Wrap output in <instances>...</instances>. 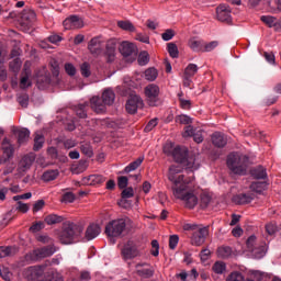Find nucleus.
Returning a JSON list of instances; mask_svg holds the SVG:
<instances>
[{
	"label": "nucleus",
	"mask_w": 281,
	"mask_h": 281,
	"mask_svg": "<svg viewBox=\"0 0 281 281\" xmlns=\"http://www.w3.org/2000/svg\"><path fill=\"white\" fill-rule=\"evenodd\" d=\"M183 167L181 165H171L169 167L167 177L172 183L171 190L176 199L183 201L186 207L194 210L199 204V198L194 195V192L190 190V183L194 181L192 177H186L181 175Z\"/></svg>",
	"instance_id": "1"
},
{
	"label": "nucleus",
	"mask_w": 281,
	"mask_h": 281,
	"mask_svg": "<svg viewBox=\"0 0 281 281\" xmlns=\"http://www.w3.org/2000/svg\"><path fill=\"white\" fill-rule=\"evenodd\" d=\"M172 158L177 164H182L187 170H199L201 167V158L196 154L188 155V148L186 147H175L172 150Z\"/></svg>",
	"instance_id": "2"
},
{
	"label": "nucleus",
	"mask_w": 281,
	"mask_h": 281,
	"mask_svg": "<svg viewBox=\"0 0 281 281\" xmlns=\"http://www.w3.org/2000/svg\"><path fill=\"white\" fill-rule=\"evenodd\" d=\"M249 157L238 153H233L227 157V167L234 175H246Z\"/></svg>",
	"instance_id": "3"
},
{
	"label": "nucleus",
	"mask_w": 281,
	"mask_h": 281,
	"mask_svg": "<svg viewBox=\"0 0 281 281\" xmlns=\"http://www.w3.org/2000/svg\"><path fill=\"white\" fill-rule=\"evenodd\" d=\"M128 223H131V220L126 218H116L110 221L105 225V235L109 238H120V236L126 232V225H128Z\"/></svg>",
	"instance_id": "4"
},
{
	"label": "nucleus",
	"mask_w": 281,
	"mask_h": 281,
	"mask_svg": "<svg viewBox=\"0 0 281 281\" xmlns=\"http://www.w3.org/2000/svg\"><path fill=\"white\" fill-rule=\"evenodd\" d=\"M76 229H78V225L74 222L64 223L63 229L58 235L59 241L61 245H71L74 243V238L76 236Z\"/></svg>",
	"instance_id": "5"
},
{
	"label": "nucleus",
	"mask_w": 281,
	"mask_h": 281,
	"mask_svg": "<svg viewBox=\"0 0 281 281\" xmlns=\"http://www.w3.org/2000/svg\"><path fill=\"white\" fill-rule=\"evenodd\" d=\"M121 256L123 260H133L135 258H139L142 256V251L139 250V246L137 241L130 239L126 244H124L121 249Z\"/></svg>",
	"instance_id": "6"
},
{
	"label": "nucleus",
	"mask_w": 281,
	"mask_h": 281,
	"mask_svg": "<svg viewBox=\"0 0 281 281\" xmlns=\"http://www.w3.org/2000/svg\"><path fill=\"white\" fill-rule=\"evenodd\" d=\"M144 93L149 106H157L159 104V94L161 89L155 83H149L145 87Z\"/></svg>",
	"instance_id": "7"
},
{
	"label": "nucleus",
	"mask_w": 281,
	"mask_h": 281,
	"mask_svg": "<svg viewBox=\"0 0 281 281\" xmlns=\"http://www.w3.org/2000/svg\"><path fill=\"white\" fill-rule=\"evenodd\" d=\"M58 251L56 245H48L42 248H37L30 254L31 260H43V258H50Z\"/></svg>",
	"instance_id": "8"
},
{
	"label": "nucleus",
	"mask_w": 281,
	"mask_h": 281,
	"mask_svg": "<svg viewBox=\"0 0 281 281\" xmlns=\"http://www.w3.org/2000/svg\"><path fill=\"white\" fill-rule=\"evenodd\" d=\"M104 45L105 42L102 36H95L90 40L88 49L92 56H101V54H104Z\"/></svg>",
	"instance_id": "9"
},
{
	"label": "nucleus",
	"mask_w": 281,
	"mask_h": 281,
	"mask_svg": "<svg viewBox=\"0 0 281 281\" xmlns=\"http://www.w3.org/2000/svg\"><path fill=\"white\" fill-rule=\"evenodd\" d=\"M125 109L131 115L137 113V109H144V100L137 94H132L126 102Z\"/></svg>",
	"instance_id": "10"
},
{
	"label": "nucleus",
	"mask_w": 281,
	"mask_h": 281,
	"mask_svg": "<svg viewBox=\"0 0 281 281\" xmlns=\"http://www.w3.org/2000/svg\"><path fill=\"white\" fill-rule=\"evenodd\" d=\"M210 234L207 227L200 226L191 236V244L195 247H201Z\"/></svg>",
	"instance_id": "11"
},
{
	"label": "nucleus",
	"mask_w": 281,
	"mask_h": 281,
	"mask_svg": "<svg viewBox=\"0 0 281 281\" xmlns=\"http://www.w3.org/2000/svg\"><path fill=\"white\" fill-rule=\"evenodd\" d=\"M65 30H80L85 27V21L78 15H70L63 23Z\"/></svg>",
	"instance_id": "12"
},
{
	"label": "nucleus",
	"mask_w": 281,
	"mask_h": 281,
	"mask_svg": "<svg viewBox=\"0 0 281 281\" xmlns=\"http://www.w3.org/2000/svg\"><path fill=\"white\" fill-rule=\"evenodd\" d=\"M46 268V265L29 267L25 276L29 280H38V278H43Z\"/></svg>",
	"instance_id": "13"
},
{
	"label": "nucleus",
	"mask_w": 281,
	"mask_h": 281,
	"mask_svg": "<svg viewBox=\"0 0 281 281\" xmlns=\"http://www.w3.org/2000/svg\"><path fill=\"white\" fill-rule=\"evenodd\" d=\"M216 14L218 21H222V23H232V9L225 4H221L216 9Z\"/></svg>",
	"instance_id": "14"
},
{
	"label": "nucleus",
	"mask_w": 281,
	"mask_h": 281,
	"mask_svg": "<svg viewBox=\"0 0 281 281\" xmlns=\"http://www.w3.org/2000/svg\"><path fill=\"white\" fill-rule=\"evenodd\" d=\"M105 50L103 52L104 56L108 58V63H113L115 60V52L117 49V43L115 40H109L105 45Z\"/></svg>",
	"instance_id": "15"
},
{
	"label": "nucleus",
	"mask_w": 281,
	"mask_h": 281,
	"mask_svg": "<svg viewBox=\"0 0 281 281\" xmlns=\"http://www.w3.org/2000/svg\"><path fill=\"white\" fill-rule=\"evenodd\" d=\"M91 109L95 113H105L106 112V105L104 104V99H101L100 97H92L90 100Z\"/></svg>",
	"instance_id": "16"
},
{
	"label": "nucleus",
	"mask_w": 281,
	"mask_h": 281,
	"mask_svg": "<svg viewBox=\"0 0 281 281\" xmlns=\"http://www.w3.org/2000/svg\"><path fill=\"white\" fill-rule=\"evenodd\" d=\"M148 267V263H137L136 265V273L139 278H153L155 276V269L153 268H144Z\"/></svg>",
	"instance_id": "17"
},
{
	"label": "nucleus",
	"mask_w": 281,
	"mask_h": 281,
	"mask_svg": "<svg viewBox=\"0 0 281 281\" xmlns=\"http://www.w3.org/2000/svg\"><path fill=\"white\" fill-rule=\"evenodd\" d=\"M34 161H36V156L34 154L25 155L19 162L20 170H22V172H25V170H30Z\"/></svg>",
	"instance_id": "18"
},
{
	"label": "nucleus",
	"mask_w": 281,
	"mask_h": 281,
	"mask_svg": "<svg viewBox=\"0 0 281 281\" xmlns=\"http://www.w3.org/2000/svg\"><path fill=\"white\" fill-rule=\"evenodd\" d=\"M254 201V193H239L233 198V202L236 205H247Z\"/></svg>",
	"instance_id": "19"
},
{
	"label": "nucleus",
	"mask_w": 281,
	"mask_h": 281,
	"mask_svg": "<svg viewBox=\"0 0 281 281\" xmlns=\"http://www.w3.org/2000/svg\"><path fill=\"white\" fill-rule=\"evenodd\" d=\"M212 143L217 147V148H223L224 146L227 145V136L221 132H215L211 136Z\"/></svg>",
	"instance_id": "20"
},
{
	"label": "nucleus",
	"mask_w": 281,
	"mask_h": 281,
	"mask_svg": "<svg viewBox=\"0 0 281 281\" xmlns=\"http://www.w3.org/2000/svg\"><path fill=\"white\" fill-rule=\"evenodd\" d=\"M136 47H135V44L133 43H130V42H123L121 45H120V53L122 54V56H124L125 58H127V56H133V54H135L136 52Z\"/></svg>",
	"instance_id": "21"
},
{
	"label": "nucleus",
	"mask_w": 281,
	"mask_h": 281,
	"mask_svg": "<svg viewBox=\"0 0 281 281\" xmlns=\"http://www.w3.org/2000/svg\"><path fill=\"white\" fill-rule=\"evenodd\" d=\"M217 256L223 260H227V258H234L236 256V250L229 246H221L217 248Z\"/></svg>",
	"instance_id": "22"
},
{
	"label": "nucleus",
	"mask_w": 281,
	"mask_h": 281,
	"mask_svg": "<svg viewBox=\"0 0 281 281\" xmlns=\"http://www.w3.org/2000/svg\"><path fill=\"white\" fill-rule=\"evenodd\" d=\"M100 226L97 224H90L86 231L87 240H93V238H98L100 236Z\"/></svg>",
	"instance_id": "23"
},
{
	"label": "nucleus",
	"mask_w": 281,
	"mask_h": 281,
	"mask_svg": "<svg viewBox=\"0 0 281 281\" xmlns=\"http://www.w3.org/2000/svg\"><path fill=\"white\" fill-rule=\"evenodd\" d=\"M2 150L7 159H11L14 155V146H12V143L8 138H3L2 140Z\"/></svg>",
	"instance_id": "24"
},
{
	"label": "nucleus",
	"mask_w": 281,
	"mask_h": 281,
	"mask_svg": "<svg viewBox=\"0 0 281 281\" xmlns=\"http://www.w3.org/2000/svg\"><path fill=\"white\" fill-rule=\"evenodd\" d=\"M45 145V136L41 132H35L34 134V145L33 150L38 151Z\"/></svg>",
	"instance_id": "25"
},
{
	"label": "nucleus",
	"mask_w": 281,
	"mask_h": 281,
	"mask_svg": "<svg viewBox=\"0 0 281 281\" xmlns=\"http://www.w3.org/2000/svg\"><path fill=\"white\" fill-rule=\"evenodd\" d=\"M102 100L105 106H111L115 102V92L111 89H105L102 93Z\"/></svg>",
	"instance_id": "26"
},
{
	"label": "nucleus",
	"mask_w": 281,
	"mask_h": 281,
	"mask_svg": "<svg viewBox=\"0 0 281 281\" xmlns=\"http://www.w3.org/2000/svg\"><path fill=\"white\" fill-rule=\"evenodd\" d=\"M260 19L262 23H265V25H267L268 27H273L276 32H278V23H279L278 18L272 15H262Z\"/></svg>",
	"instance_id": "27"
},
{
	"label": "nucleus",
	"mask_w": 281,
	"mask_h": 281,
	"mask_svg": "<svg viewBox=\"0 0 281 281\" xmlns=\"http://www.w3.org/2000/svg\"><path fill=\"white\" fill-rule=\"evenodd\" d=\"M64 221L65 217L56 214L46 215L44 218V223H46V225H58V223H63Z\"/></svg>",
	"instance_id": "28"
},
{
	"label": "nucleus",
	"mask_w": 281,
	"mask_h": 281,
	"mask_svg": "<svg viewBox=\"0 0 281 281\" xmlns=\"http://www.w3.org/2000/svg\"><path fill=\"white\" fill-rule=\"evenodd\" d=\"M145 79L148 80V82H155L157 80V77L159 76V71L155 67L147 68L144 72Z\"/></svg>",
	"instance_id": "29"
},
{
	"label": "nucleus",
	"mask_w": 281,
	"mask_h": 281,
	"mask_svg": "<svg viewBox=\"0 0 281 281\" xmlns=\"http://www.w3.org/2000/svg\"><path fill=\"white\" fill-rule=\"evenodd\" d=\"M16 247L14 246H1L0 258H8V256H14L16 254Z\"/></svg>",
	"instance_id": "30"
},
{
	"label": "nucleus",
	"mask_w": 281,
	"mask_h": 281,
	"mask_svg": "<svg viewBox=\"0 0 281 281\" xmlns=\"http://www.w3.org/2000/svg\"><path fill=\"white\" fill-rule=\"evenodd\" d=\"M212 271L216 273L217 276H223L225 271H227V265L224 261H216L212 266Z\"/></svg>",
	"instance_id": "31"
},
{
	"label": "nucleus",
	"mask_w": 281,
	"mask_h": 281,
	"mask_svg": "<svg viewBox=\"0 0 281 281\" xmlns=\"http://www.w3.org/2000/svg\"><path fill=\"white\" fill-rule=\"evenodd\" d=\"M18 144H25L30 139V131L27 128H21L16 131Z\"/></svg>",
	"instance_id": "32"
},
{
	"label": "nucleus",
	"mask_w": 281,
	"mask_h": 281,
	"mask_svg": "<svg viewBox=\"0 0 281 281\" xmlns=\"http://www.w3.org/2000/svg\"><path fill=\"white\" fill-rule=\"evenodd\" d=\"M80 150L86 157H93V147L89 142H82L80 144Z\"/></svg>",
	"instance_id": "33"
},
{
	"label": "nucleus",
	"mask_w": 281,
	"mask_h": 281,
	"mask_svg": "<svg viewBox=\"0 0 281 281\" xmlns=\"http://www.w3.org/2000/svg\"><path fill=\"white\" fill-rule=\"evenodd\" d=\"M251 176L254 179H267V169L263 167H257L251 170Z\"/></svg>",
	"instance_id": "34"
},
{
	"label": "nucleus",
	"mask_w": 281,
	"mask_h": 281,
	"mask_svg": "<svg viewBox=\"0 0 281 281\" xmlns=\"http://www.w3.org/2000/svg\"><path fill=\"white\" fill-rule=\"evenodd\" d=\"M198 71H199V66H196L195 64H189L184 69V76H187V78H194Z\"/></svg>",
	"instance_id": "35"
},
{
	"label": "nucleus",
	"mask_w": 281,
	"mask_h": 281,
	"mask_svg": "<svg viewBox=\"0 0 281 281\" xmlns=\"http://www.w3.org/2000/svg\"><path fill=\"white\" fill-rule=\"evenodd\" d=\"M144 161V157H138L136 160L131 162L127 167H125V172H133V170H137Z\"/></svg>",
	"instance_id": "36"
},
{
	"label": "nucleus",
	"mask_w": 281,
	"mask_h": 281,
	"mask_svg": "<svg viewBox=\"0 0 281 281\" xmlns=\"http://www.w3.org/2000/svg\"><path fill=\"white\" fill-rule=\"evenodd\" d=\"M225 281H245V274L238 270H235L227 276Z\"/></svg>",
	"instance_id": "37"
},
{
	"label": "nucleus",
	"mask_w": 281,
	"mask_h": 281,
	"mask_svg": "<svg viewBox=\"0 0 281 281\" xmlns=\"http://www.w3.org/2000/svg\"><path fill=\"white\" fill-rule=\"evenodd\" d=\"M58 177V170L53 169V170H47L43 173L42 179L43 181H54Z\"/></svg>",
	"instance_id": "38"
},
{
	"label": "nucleus",
	"mask_w": 281,
	"mask_h": 281,
	"mask_svg": "<svg viewBox=\"0 0 281 281\" xmlns=\"http://www.w3.org/2000/svg\"><path fill=\"white\" fill-rule=\"evenodd\" d=\"M167 50L171 58H179V47H177V44L168 43Z\"/></svg>",
	"instance_id": "39"
},
{
	"label": "nucleus",
	"mask_w": 281,
	"mask_h": 281,
	"mask_svg": "<svg viewBox=\"0 0 281 281\" xmlns=\"http://www.w3.org/2000/svg\"><path fill=\"white\" fill-rule=\"evenodd\" d=\"M87 106H89V104L82 103V104H78L75 108V111H76L78 117H81V120H85V117H87Z\"/></svg>",
	"instance_id": "40"
},
{
	"label": "nucleus",
	"mask_w": 281,
	"mask_h": 281,
	"mask_svg": "<svg viewBox=\"0 0 281 281\" xmlns=\"http://www.w3.org/2000/svg\"><path fill=\"white\" fill-rule=\"evenodd\" d=\"M117 26L125 32H135V25L131 21H119Z\"/></svg>",
	"instance_id": "41"
},
{
	"label": "nucleus",
	"mask_w": 281,
	"mask_h": 281,
	"mask_svg": "<svg viewBox=\"0 0 281 281\" xmlns=\"http://www.w3.org/2000/svg\"><path fill=\"white\" fill-rule=\"evenodd\" d=\"M90 186H100V183H104L105 179L102 175H92L89 176Z\"/></svg>",
	"instance_id": "42"
},
{
	"label": "nucleus",
	"mask_w": 281,
	"mask_h": 281,
	"mask_svg": "<svg viewBox=\"0 0 281 281\" xmlns=\"http://www.w3.org/2000/svg\"><path fill=\"white\" fill-rule=\"evenodd\" d=\"M137 60H138V65H140V67L148 65V63H150V56L148 55V52H142L138 55Z\"/></svg>",
	"instance_id": "43"
},
{
	"label": "nucleus",
	"mask_w": 281,
	"mask_h": 281,
	"mask_svg": "<svg viewBox=\"0 0 281 281\" xmlns=\"http://www.w3.org/2000/svg\"><path fill=\"white\" fill-rule=\"evenodd\" d=\"M266 188H267V182H252L250 184V190L257 193L262 192Z\"/></svg>",
	"instance_id": "44"
},
{
	"label": "nucleus",
	"mask_w": 281,
	"mask_h": 281,
	"mask_svg": "<svg viewBox=\"0 0 281 281\" xmlns=\"http://www.w3.org/2000/svg\"><path fill=\"white\" fill-rule=\"evenodd\" d=\"M21 65H23L21 58L16 57L12 61H10L9 67L11 71H14V74H16L21 69Z\"/></svg>",
	"instance_id": "45"
},
{
	"label": "nucleus",
	"mask_w": 281,
	"mask_h": 281,
	"mask_svg": "<svg viewBox=\"0 0 281 281\" xmlns=\"http://www.w3.org/2000/svg\"><path fill=\"white\" fill-rule=\"evenodd\" d=\"M37 241L43 243V245H54V238L49 237L47 234L38 235Z\"/></svg>",
	"instance_id": "46"
},
{
	"label": "nucleus",
	"mask_w": 281,
	"mask_h": 281,
	"mask_svg": "<svg viewBox=\"0 0 281 281\" xmlns=\"http://www.w3.org/2000/svg\"><path fill=\"white\" fill-rule=\"evenodd\" d=\"M251 254L252 256H255V258H265V254H267V250L265 246H259L255 247Z\"/></svg>",
	"instance_id": "47"
},
{
	"label": "nucleus",
	"mask_w": 281,
	"mask_h": 281,
	"mask_svg": "<svg viewBox=\"0 0 281 281\" xmlns=\"http://www.w3.org/2000/svg\"><path fill=\"white\" fill-rule=\"evenodd\" d=\"M80 71L83 78H89V76H91V65H89V63H83L80 67Z\"/></svg>",
	"instance_id": "48"
},
{
	"label": "nucleus",
	"mask_w": 281,
	"mask_h": 281,
	"mask_svg": "<svg viewBox=\"0 0 281 281\" xmlns=\"http://www.w3.org/2000/svg\"><path fill=\"white\" fill-rule=\"evenodd\" d=\"M18 102H19L20 105L23 106V109H27V105L30 104V95H27L25 93L24 94H20L18 97Z\"/></svg>",
	"instance_id": "49"
},
{
	"label": "nucleus",
	"mask_w": 281,
	"mask_h": 281,
	"mask_svg": "<svg viewBox=\"0 0 281 281\" xmlns=\"http://www.w3.org/2000/svg\"><path fill=\"white\" fill-rule=\"evenodd\" d=\"M178 124H192V119L186 114L178 115L176 117Z\"/></svg>",
	"instance_id": "50"
},
{
	"label": "nucleus",
	"mask_w": 281,
	"mask_h": 281,
	"mask_svg": "<svg viewBox=\"0 0 281 281\" xmlns=\"http://www.w3.org/2000/svg\"><path fill=\"white\" fill-rule=\"evenodd\" d=\"M29 87H32V81L30 80V76L24 75L20 80V88L27 89Z\"/></svg>",
	"instance_id": "51"
},
{
	"label": "nucleus",
	"mask_w": 281,
	"mask_h": 281,
	"mask_svg": "<svg viewBox=\"0 0 281 281\" xmlns=\"http://www.w3.org/2000/svg\"><path fill=\"white\" fill-rule=\"evenodd\" d=\"M76 201V194L72 192H66L63 195L61 202L63 203H74Z\"/></svg>",
	"instance_id": "52"
},
{
	"label": "nucleus",
	"mask_w": 281,
	"mask_h": 281,
	"mask_svg": "<svg viewBox=\"0 0 281 281\" xmlns=\"http://www.w3.org/2000/svg\"><path fill=\"white\" fill-rule=\"evenodd\" d=\"M133 196H135V191L133 190L132 187L125 188L122 191V199H133Z\"/></svg>",
	"instance_id": "53"
},
{
	"label": "nucleus",
	"mask_w": 281,
	"mask_h": 281,
	"mask_svg": "<svg viewBox=\"0 0 281 281\" xmlns=\"http://www.w3.org/2000/svg\"><path fill=\"white\" fill-rule=\"evenodd\" d=\"M151 256H159V241L157 239L151 240V250H150Z\"/></svg>",
	"instance_id": "54"
},
{
	"label": "nucleus",
	"mask_w": 281,
	"mask_h": 281,
	"mask_svg": "<svg viewBox=\"0 0 281 281\" xmlns=\"http://www.w3.org/2000/svg\"><path fill=\"white\" fill-rule=\"evenodd\" d=\"M177 245H179V236L171 235L169 237V249H177Z\"/></svg>",
	"instance_id": "55"
},
{
	"label": "nucleus",
	"mask_w": 281,
	"mask_h": 281,
	"mask_svg": "<svg viewBox=\"0 0 281 281\" xmlns=\"http://www.w3.org/2000/svg\"><path fill=\"white\" fill-rule=\"evenodd\" d=\"M246 245L248 247V251H251L256 249V236L251 235L248 237Z\"/></svg>",
	"instance_id": "56"
},
{
	"label": "nucleus",
	"mask_w": 281,
	"mask_h": 281,
	"mask_svg": "<svg viewBox=\"0 0 281 281\" xmlns=\"http://www.w3.org/2000/svg\"><path fill=\"white\" fill-rule=\"evenodd\" d=\"M212 201V198L209 194H202L200 205L201 207H207Z\"/></svg>",
	"instance_id": "57"
},
{
	"label": "nucleus",
	"mask_w": 281,
	"mask_h": 281,
	"mask_svg": "<svg viewBox=\"0 0 281 281\" xmlns=\"http://www.w3.org/2000/svg\"><path fill=\"white\" fill-rule=\"evenodd\" d=\"M162 41H172L175 38V31L168 29L165 33L161 34Z\"/></svg>",
	"instance_id": "58"
},
{
	"label": "nucleus",
	"mask_w": 281,
	"mask_h": 281,
	"mask_svg": "<svg viewBox=\"0 0 281 281\" xmlns=\"http://www.w3.org/2000/svg\"><path fill=\"white\" fill-rule=\"evenodd\" d=\"M189 47H191V49L193 52H200L201 50V42L196 41V40H191V41H189Z\"/></svg>",
	"instance_id": "59"
},
{
	"label": "nucleus",
	"mask_w": 281,
	"mask_h": 281,
	"mask_svg": "<svg viewBox=\"0 0 281 281\" xmlns=\"http://www.w3.org/2000/svg\"><path fill=\"white\" fill-rule=\"evenodd\" d=\"M218 47V41H213L204 45V52H214Z\"/></svg>",
	"instance_id": "60"
},
{
	"label": "nucleus",
	"mask_w": 281,
	"mask_h": 281,
	"mask_svg": "<svg viewBox=\"0 0 281 281\" xmlns=\"http://www.w3.org/2000/svg\"><path fill=\"white\" fill-rule=\"evenodd\" d=\"M193 139L196 144H201L203 142V131L195 130V132L193 133Z\"/></svg>",
	"instance_id": "61"
},
{
	"label": "nucleus",
	"mask_w": 281,
	"mask_h": 281,
	"mask_svg": "<svg viewBox=\"0 0 281 281\" xmlns=\"http://www.w3.org/2000/svg\"><path fill=\"white\" fill-rule=\"evenodd\" d=\"M65 71L68 76H74L76 74V66L74 64H65Z\"/></svg>",
	"instance_id": "62"
},
{
	"label": "nucleus",
	"mask_w": 281,
	"mask_h": 281,
	"mask_svg": "<svg viewBox=\"0 0 281 281\" xmlns=\"http://www.w3.org/2000/svg\"><path fill=\"white\" fill-rule=\"evenodd\" d=\"M117 186L121 190H124V188H126V186H128V178H126L124 176L119 177Z\"/></svg>",
	"instance_id": "63"
},
{
	"label": "nucleus",
	"mask_w": 281,
	"mask_h": 281,
	"mask_svg": "<svg viewBox=\"0 0 281 281\" xmlns=\"http://www.w3.org/2000/svg\"><path fill=\"white\" fill-rule=\"evenodd\" d=\"M45 207V201L44 200H38L34 203L33 205V212H41Z\"/></svg>",
	"instance_id": "64"
}]
</instances>
